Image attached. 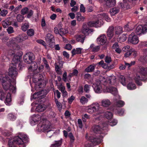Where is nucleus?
<instances>
[{"label": "nucleus", "mask_w": 147, "mask_h": 147, "mask_svg": "<svg viewBox=\"0 0 147 147\" xmlns=\"http://www.w3.org/2000/svg\"><path fill=\"white\" fill-rule=\"evenodd\" d=\"M20 59V56L17 55H14L12 61L8 72L9 75L11 78V80L5 74L0 75V82L2 83L3 89L5 90H9L12 94H15L16 92V80L18 74L16 64Z\"/></svg>", "instance_id": "nucleus-1"}, {"label": "nucleus", "mask_w": 147, "mask_h": 147, "mask_svg": "<svg viewBox=\"0 0 147 147\" xmlns=\"http://www.w3.org/2000/svg\"><path fill=\"white\" fill-rule=\"evenodd\" d=\"M22 37L21 35H19L16 38H12L9 41L10 44V46L12 47V55H19L20 56V55L22 54L21 48L20 46L16 44L20 42H22L23 40Z\"/></svg>", "instance_id": "nucleus-2"}, {"label": "nucleus", "mask_w": 147, "mask_h": 147, "mask_svg": "<svg viewBox=\"0 0 147 147\" xmlns=\"http://www.w3.org/2000/svg\"><path fill=\"white\" fill-rule=\"evenodd\" d=\"M36 130L38 131L47 132V136L50 137L54 133L50 129V124L48 121L46 119L42 120L38 125Z\"/></svg>", "instance_id": "nucleus-3"}, {"label": "nucleus", "mask_w": 147, "mask_h": 147, "mask_svg": "<svg viewBox=\"0 0 147 147\" xmlns=\"http://www.w3.org/2000/svg\"><path fill=\"white\" fill-rule=\"evenodd\" d=\"M98 19L97 21H96L89 22H88V25L90 27H100L103 24V21L102 20V18H104L107 22H110L111 19L108 16V14L106 13H103L99 14L97 16Z\"/></svg>", "instance_id": "nucleus-4"}, {"label": "nucleus", "mask_w": 147, "mask_h": 147, "mask_svg": "<svg viewBox=\"0 0 147 147\" xmlns=\"http://www.w3.org/2000/svg\"><path fill=\"white\" fill-rule=\"evenodd\" d=\"M28 140L27 135L23 133H19L18 135L15 137L13 140H10L8 142L9 147H16L14 143H16L18 145H22L26 143Z\"/></svg>", "instance_id": "nucleus-5"}, {"label": "nucleus", "mask_w": 147, "mask_h": 147, "mask_svg": "<svg viewBox=\"0 0 147 147\" xmlns=\"http://www.w3.org/2000/svg\"><path fill=\"white\" fill-rule=\"evenodd\" d=\"M147 75V68L141 67L140 68L139 71L137 73L135 80L136 83L139 86H141L142 83L141 81H145L146 80Z\"/></svg>", "instance_id": "nucleus-6"}, {"label": "nucleus", "mask_w": 147, "mask_h": 147, "mask_svg": "<svg viewBox=\"0 0 147 147\" xmlns=\"http://www.w3.org/2000/svg\"><path fill=\"white\" fill-rule=\"evenodd\" d=\"M103 137L102 135H101L99 138H95L93 136H89L86 134V138L87 140L90 141L88 145L86 144L85 147H92L93 145H95L100 143L102 141V138Z\"/></svg>", "instance_id": "nucleus-7"}, {"label": "nucleus", "mask_w": 147, "mask_h": 147, "mask_svg": "<svg viewBox=\"0 0 147 147\" xmlns=\"http://www.w3.org/2000/svg\"><path fill=\"white\" fill-rule=\"evenodd\" d=\"M108 127V124L104 123L100 124L99 125H96L92 127V129L94 132L96 134H104L105 131H103L105 130H107Z\"/></svg>", "instance_id": "nucleus-8"}, {"label": "nucleus", "mask_w": 147, "mask_h": 147, "mask_svg": "<svg viewBox=\"0 0 147 147\" xmlns=\"http://www.w3.org/2000/svg\"><path fill=\"white\" fill-rule=\"evenodd\" d=\"M100 108V105L98 103L94 102L89 107L87 112L90 114L98 113V114H99L100 113L98 112Z\"/></svg>", "instance_id": "nucleus-9"}, {"label": "nucleus", "mask_w": 147, "mask_h": 147, "mask_svg": "<svg viewBox=\"0 0 147 147\" xmlns=\"http://www.w3.org/2000/svg\"><path fill=\"white\" fill-rule=\"evenodd\" d=\"M139 47L142 48L147 47V41L141 42L139 45ZM143 56L141 57L140 60L143 62H147V48L143 50Z\"/></svg>", "instance_id": "nucleus-10"}, {"label": "nucleus", "mask_w": 147, "mask_h": 147, "mask_svg": "<svg viewBox=\"0 0 147 147\" xmlns=\"http://www.w3.org/2000/svg\"><path fill=\"white\" fill-rule=\"evenodd\" d=\"M128 41L129 43L136 45L138 43L139 40L138 36L134 33L132 32L129 35Z\"/></svg>", "instance_id": "nucleus-11"}, {"label": "nucleus", "mask_w": 147, "mask_h": 147, "mask_svg": "<svg viewBox=\"0 0 147 147\" xmlns=\"http://www.w3.org/2000/svg\"><path fill=\"white\" fill-rule=\"evenodd\" d=\"M61 27V24H59L57 27L54 28V31L55 34L62 35L68 33V31L67 30Z\"/></svg>", "instance_id": "nucleus-12"}, {"label": "nucleus", "mask_w": 147, "mask_h": 147, "mask_svg": "<svg viewBox=\"0 0 147 147\" xmlns=\"http://www.w3.org/2000/svg\"><path fill=\"white\" fill-rule=\"evenodd\" d=\"M24 60L27 63L29 64L33 61L34 59L33 54L31 52H28L24 56Z\"/></svg>", "instance_id": "nucleus-13"}, {"label": "nucleus", "mask_w": 147, "mask_h": 147, "mask_svg": "<svg viewBox=\"0 0 147 147\" xmlns=\"http://www.w3.org/2000/svg\"><path fill=\"white\" fill-rule=\"evenodd\" d=\"M92 87L95 92L98 93L101 92L102 87L100 81H96L94 83H93Z\"/></svg>", "instance_id": "nucleus-14"}, {"label": "nucleus", "mask_w": 147, "mask_h": 147, "mask_svg": "<svg viewBox=\"0 0 147 147\" xmlns=\"http://www.w3.org/2000/svg\"><path fill=\"white\" fill-rule=\"evenodd\" d=\"M45 39L49 47H52L55 45L54 37L51 34H47L46 35Z\"/></svg>", "instance_id": "nucleus-15"}, {"label": "nucleus", "mask_w": 147, "mask_h": 147, "mask_svg": "<svg viewBox=\"0 0 147 147\" xmlns=\"http://www.w3.org/2000/svg\"><path fill=\"white\" fill-rule=\"evenodd\" d=\"M107 82L105 81L103 85L105 86H109V84L114 85L116 83V78L114 76H111L107 77Z\"/></svg>", "instance_id": "nucleus-16"}, {"label": "nucleus", "mask_w": 147, "mask_h": 147, "mask_svg": "<svg viewBox=\"0 0 147 147\" xmlns=\"http://www.w3.org/2000/svg\"><path fill=\"white\" fill-rule=\"evenodd\" d=\"M106 88H103V90L105 92H109L114 95H116L118 93V91L116 88L114 87L110 86H105Z\"/></svg>", "instance_id": "nucleus-17"}, {"label": "nucleus", "mask_w": 147, "mask_h": 147, "mask_svg": "<svg viewBox=\"0 0 147 147\" xmlns=\"http://www.w3.org/2000/svg\"><path fill=\"white\" fill-rule=\"evenodd\" d=\"M41 119V117L40 116L38 115H34L31 117L30 120V124L32 126L34 125Z\"/></svg>", "instance_id": "nucleus-18"}, {"label": "nucleus", "mask_w": 147, "mask_h": 147, "mask_svg": "<svg viewBox=\"0 0 147 147\" xmlns=\"http://www.w3.org/2000/svg\"><path fill=\"white\" fill-rule=\"evenodd\" d=\"M97 40L98 44L101 45H103L106 42V36L104 34L101 35L97 38Z\"/></svg>", "instance_id": "nucleus-19"}, {"label": "nucleus", "mask_w": 147, "mask_h": 147, "mask_svg": "<svg viewBox=\"0 0 147 147\" xmlns=\"http://www.w3.org/2000/svg\"><path fill=\"white\" fill-rule=\"evenodd\" d=\"M147 31V24L144 26L141 25L138 26L136 28V32H140L143 34L145 33Z\"/></svg>", "instance_id": "nucleus-20"}, {"label": "nucleus", "mask_w": 147, "mask_h": 147, "mask_svg": "<svg viewBox=\"0 0 147 147\" xmlns=\"http://www.w3.org/2000/svg\"><path fill=\"white\" fill-rule=\"evenodd\" d=\"M28 69L29 72H31L36 70L38 68V65L37 63L35 62H32L29 64Z\"/></svg>", "instance_id": "nucleus-21"}, {"label": "nucleus", "mask_w": 147, "mask_h": 147, "mask_svg": "<svg viewBox=\"0 0 147 147\" xmlns=\"http://www.w3.org/2000/svg\"><path fill=\"white\" fill-rule=\"evenodd\" d=\"M120 10V7L119 6H116L111 8L109 12L111 16H115L118 13Z\"/></svg>", "instance_id": "nucleus-22"}, {"label": "nucleus", "mask_w": 147, "mask_h": 147, "mask_svg": "<svg viewBox=\"0 0 147 147\" xmlns=\"http://www.w3.org/2000/svg\"><path fill=\"white\" fill-rule=\"evenodd\" d=\"M114 28L113 26L109 27L107 30V34L110 39H111L114 35Z\"/></svg>", "instance_id": "nucleus-23"}, {"label": "nucleus", "mask_w": 147, "mask_h": 147, "mask_svg": "<svg viewBox=\"0 0 147 147\" xmlns=\"http://www.w3.org/2000/svg\"><path fill=\"white\" fill-rule=\"evenodd\" d=\"M46 108V106L44 105L40 104L36 106L35 111L38 112H42L45 110Z\"/></svg>", "instance_id": "nucleus-24"}, {"label": "nucleus", "mask_w": 147, "mask_h": 147, "mask_svg": "<svg viewBox=\"0 0 147 147\" xmlns=\"http://www.w3.org/2000/svg\"><path fill=\"white\" fill-rule=\"evenodd\" d=\"M101 106L104 107H108L111 104L110 100L107 99H103L101 102Z\"/></svg>", "instance_id": "nucleus-25"}, {"label": "nucleus", "mask_w": 147, "mask_h": 147, "mask_svg": "<svg viewBox=\"0 0 147 147\" xmlns=\"http://www.w3.org/2000/svg\"><path fill=\"white\" fill-rule=\"evenodd\" d=\"M82 49L80 48H76L73 49L72 51V56L76 54H79L81 53Z\"/></svg>", "instance_id": "nucleus-26"}, {"label": "nucleus", "mask_w": 147, "mask_h": 147, "mask_svg": "<svg viewBox=\"0 0 147 147\" xmlns=\"http://www.w3.org/2000/svg\"><path fill=\"white\" fill-rule=\"evenodd\" d=\"M114 103L115 105L119 107H121L123 106L125 103L124 102L121 100H117V99H114Z\"/></svg>", "instance_id": "nucleus-27"}, {"label": "nucleus", "mask_w": 147, "mask_h": 147, "mask_svg": "<svg viewBox=\"0 0 147 147\" xmlns=\"http://www.w3.org/2000/svg\"><path fill=\"white\" fill-rule=\"evenodd\" d=\"M33 82L35 84V90H37V88H39L40 87V86L41 84L39 83V80L37 79H35L34 78H33Z\"/></svg>", "instance_id": "nucleus-28"}, {"label": "nucleus", "mask_w": 147, "mask_h": 147, "mask_svg": "<svg viewBox=\"0 0 147 147\" xmlns=\"http://www.w3.org/2000/svg\"><path fill=\"white\" fill-rule=\"evenodd\" d=\"M90 48L92 52H96L99 51L100 47L99 46H95L94 44H92L90 46Z\"/></svg>", "instance_id": "nucleus-29"}, {"label": "nucleus", "mask_w": 147, "mask_h": 147, "mask_svg": "<svg viewBox=\"0 0 147 147\" xmlns=\"http://www.w3.org/2000/svg\"><path fill=\"white\" fill-rule=\"evenodd\" d=\"M76 40L78 42H80L83 43L85 39V36L80 35L76 36Z\"/></svg>", "instance_id": "nucleus-30"}, {"label": "nucleus", "mask_w": 147, "mask_h": 147, "mask_svg": "<svg viewBox=\"0 0 147 147\" xmlns=\"http://www.w3.org/2000/svg\"><path fill=\"white\" fill-rule=\"evenodd\" d=\"M11 95L10 93L7 94L6 97L5 103L7 105H10L11 101Z\"/></svg>", "instance_id": "nucleus-31"}, {"label": "nucleus", "mask_w": 147, "mask_h": 147, "mask_svg": "<svg viewBox=\"0 0 147 147\" xmlns=\"http://www.w3.org/2000/svg\"><path fill=\"white\" fill-rule=\"evenodd\" d=\"M42 61L45 65L47 71L49 72L50 71V67L47 60L45 58L43 57L42 59Z\"/></svg>", "instance_id": "nucleus-32"}, {"label": "nucleus", "mask_w": 147, "mask_h": 147, "mask_svg": "<svg viewBox=\"0 0 147 147\" xmlns=\"http://www.w3.org/2000/svg\"><path fill=\"white\" fill-rule=\"evenodd\" d=\"M13 131V129L12 128H9V130H5L3 131L2 133L4 136H9L11 134Z\"/></svg>", "instance_id": "nucleus-33"}, {"label": "nucleus", "mask_w": 147, "mask_h": 147, "mask_svg": "<svg viewBox=\"0 0 147 147\" xmlns=\"http://www.w3.org/2000/svg\"><path fill=\"white\" fill-rule=\"evenodd\" d=\"M128 89L130 90H133L136 88L135 84L132 82L129 83L127 86Z\"/></svg>", "instance_id": "nucleus-34"}, {"label": "nucleus", "mask_w": 147, "mask_h": 147, "mask_svg": "<svg viewBox=\"0 0 147 147\" xmlns=\"http://www.w3.org/2000/svg\"><path fill=\"white\" fill-rule=\"evenodd\" d=\"M116 3V1L115 0H110L106 3L107 6L109 7H111L115 5Z\"/></svg>", "instance_id": "nucleus-35"}, {"label": "nucleus", "mask_w": 147, "mask_h": 147, "mask_svg": "<svg viewBox=\"0 0 147 147\" xmlns=\"http://www.w3.org/2000/svg\"><path fill=\"white\" fill-rule=\"evenodd\" d=\"M123 32V28L120 26L116 27L115 29V33L116 34H119Z\"/></svg>", "instance_id": "nucleus-36"}, {"label": "nucleus", "mask_w": 147, "mask_h": 147, "mask_svg": "<svg viewBox=\"0 0 147 147\" xmlns=\"http://www.w3.org/2000/svg\"><path fill=\"white\" fill-rule=\"evenodd\" d=\"M127 38V37L126 36V34H123L118 39V40L120 42V43H121L125 41Z\"/></svg>", "instance_id": "nucleus-37"}, {"label": "nucleus", "mask_w": 147, "mask_h": 147, "mask_svg": "<svg viewBox=\"0 0 147 147\" xmlns=\"http://www.w3.org/2000/svg\"><path fill=\"white\" fill-rule=\"evenodd\" d=\"M113 113L109 111H107L106 112L105 114V117L108 119H111L113 116Z\"/></svg>", "instance_id": "nucleus-38"}, {"label": "nucleus", "mask_w": 147, "mask_h": 147, "mask_svg": "<svg viewBox=\"0 0 147 147\" xmlns=\"http://www.w3.org/2000/svg\"><path fill=\"white\" fill-rule=\"evenodd\" d=\"M119 81L121 83L123 86H125L126 83L125 82V77L123 76H121L119 78Z\"/></svg>", "instance_id": "nucleus-39"}, {"label": "nucleus", "mask_w": 147, "mask_h": 147, "mask_svg": "<svg viewBox=\"0 0 147 147\" xmlns=\"http://www.w3.org/2000/svg\"><path fill=\"white\" fill-rule=\"evenodd\" d=\"M7 117L9 120L13 121L16 119V116L12 113H9L7 115Z\"/></svg>", "instance_id": "nucleus-40"}, {"label": "nucleus", "mask_w": 147, "mask_h": 147, "mask_svg": "<svg viewBox=\"0 0 147 147\" xmlns=\"http://www.w3.org/2000/svg\"><path fill=\"white\" fill-rule=\"evenodd\" d=\"M39 96L40 98H42L44 97L47 94V92L45 90H42L38 92Z\"/></svg>", "instance_id": "nucleus-41"}, {"label": "nucleus", "mask_w": 147, "mask_h": 147, "mask_svg": "<svg viewBox=\"0 0 147 147\" xmlns=\"http://www.w3.org/2000/svg\"><path fill=\"white\" fill-rule=\"evenodd\" d=\"M88 101V99L84 96H82L80 99V102L82 105L87 103Z\"/></svg>", "instance_id": "nucleus-42"}, {"label": "nucleus", "mask_w": 147, "mask_h": 147, "mask_svg": "<svg viewBox=\"0 0 147 147\" xmlns=\"http://www.w3.org/2000/svg\"><path fill=\"white\" fill-rule=\"evenodd\" d=\"M55 101L57 106L59 108V111H61L62 107L61 104L57 99H55Z\"/></svg>", "instance_id": "nucleus-43"}, {"label": "nucleus", "mask_w": 147, "mask_h": 147, "mask_svg": "<svg viewBox=\"0 0 147 147\" xmlns=\"http://www.w3.org/2000/svg\"><path fill=\"white\" fill-rule=\"evenodd\" d=\"M2 25L4 28H7L10 24L8 20H6L2 22Z\"/></svg>", "instance_id": "nucleus-44"}, {"label": "nucleus", "mask_w": 147, "mask_h": 147, "mask_svg": "<svg viewBox=\"0 0 147 147\" xmlns=\"http://www.w3.org/2000/svg\"><path fill=\"white\" fill-rule=\"evenodd\" d=\"M95 67L92 65H90L86 68L85 70L88 72H91L94 69Z\"/></svg>", "instance_id": "nucleus-45"}, {"label": "nucleus", "mask_w": 147, "mask_h": 147, "mask_svg": "<svg viewBox=\"0 0 147 147\" xmlns=\"http://www.w3.org/2000/svg\"><path fill=\"white\" fill-rule=\"evenodd\" d=\"M55 70L56 72L59 75L61 74L62 73V71L60 68L59 67L58 65H56V64H55Z\"/></svg>", "instance_id": "nucleus-46"}, {"label": "nucleus", "mask_w": 147, "mask_h": 147, "mask_svg": "<svg viewBox=\"0 0 147 147\" xmlns=\"http://www.w3.org/2000/svg\"><path fill=\"white\" fill-rule=\"evenodd\" d=\"M117 123V120L116 119H113L112 121L111 120L110 121H109L107 123H105L107 124L108 125V124L111 126H113L116 125Z\"/></svg>", "instance_id": "nucleus-47"}, {"label": "nucleus", "mask_w": 147, "mask_h": 147, "mask_svg": "<svg viewBox=\"0 0 147 147\" xmlns=\"http://www.w3.org/2000/svg\"><path fill=\"white\" fill-rule=\"evenodd\" d=\"M29 25L28 23H25L21 27L22 30L24 31H26L29 27Z\"/></svg>", "instance_id": "nucleus-48"}, {"label": "nucleus", "mask_w": 147, "mask_h": 147, "mask_svg": "<svg viewBox=\"0 0 147 147\" xmlns=\"http://www.w3.org/2000/svg\"><path fill=\"white\" fill-rule=\"evenodd\" d=\"M90 118V115H88L87 114H85L82 116V120L84 122H86L87 119H89Z\"/></svg>", "instance_id": "nucleus-49"}, {"label": "nucleus", "mask_w": 147, "mask_h": 147, "mask_svg": "<svg viewBox=\"0 0 147 147\" xmlns=\"http://www.w3.org/2000/svg\"><path fill=\"white\" fill-rule=\"evenodd\" d=\"M39 98H40V96H39L38 92L34 93L33 95L31 96V100H32V99H35Z\"/></svg>", "instance_id": "nucleus-50"}, {"label": "nucleus", "mask_w": 147, "mask_h": 147, "mask_svg": "<svg viewBox=\"0 0 147 147\" xmlns=\"http://www.w3.org/2000/svg\"><path fill=\"white\" fill-rule=\"evenodd\" d=\"M85 25H84L82 30V32L85 35L88 34L90 32V30L87 28H85Z\"/></svg>", "instance_id": "nucleus-51"}, {"label": "nucleus", "mask_w": 147, "mask_h": 147, "mask_svg": "<svg viewBox=\"0 0 147 147\" xmlns=\"http://www.w3.org/2000/svg\"><path fill=\"white\" fill-rule=\"evenodd\" d=\"M62 142L61 140L56 141L55 143L52 145V147H58L60 146Z\"/></svg>", "instance_id": "nucleus-52"}, {"label": "nucleus", "mask_w": 147, "mask_h": 147, "mask_svg": "<svg viewBox=\"0 0 147 147\" xmlns=\"http://www.w3.org/2000/svg\"><path fill=\"white\" fill-rule=\"evenodd\" d=\"M112 61V59L111 57L109 55H107L106 56L105 58V62L107 63H110Z\"/></svg>", "instance_id": "nucleus-53"}, {"label": "nucleus", "mask_w": 147, "mask_h": 147, "mask_svg": "<svg viewBox=\"0 0 147 147\" xmlns=\"http://www.w3.org/2000/svg\"><path fill=\"white\" fill-rule=\"evenodd\" d=\"M16 18L18 22H21L23 21L24 17L23 16L19 14L17 15Z\"/></svg>", "instance_id": "nucleus-54"}, {"label": "nucleus", "mask_w": 147, "mask_h": 147, "mask_svg": "<svg viewBox=\"0 0 147 147\" xmlns=\"http://www.w3.org/2000/svg\"><path fill=\"white\" fill-rule=\"evenodd\" d=\"M90 86L87 84L85 85L84 86V90L86 92L88 93L90 91Z\"/></svg>", "instance_id": "nucleus-55"}, {"label": "nucleus", "mask_w": 147, "mask_h": 147, "mask_svg": "<svg viewBox=\"0 0 147 147\" xmlns=\"http://www.w3.org/2000/svg\"><path fill=\"white\" fill-rule=\"evenodd\" d=\"M27 34L29 36H32L34 35V31L32 29H30L27 31Z\"/></svg>", "instance_id": "nucleus-56"}, {"label": "nucleus", "mask_w": 147, "mask_h": 147, "mask_svg": "<svg viewBox=\"0 0 147 147\" xmlns=\"http://www.w3.org/2000/svg\"><path fill=\"white\" fill-rule=\"evenodd\" d=\"M28 11V9L27 7H25L23 8L21 11V13L22 15H24L26 14Z\"/></svg>", "instance_id": "nucleus-57"}, {"label": "nucleus", "mask_w": 147, "mask_h": 147, "mask_svg": "<svg viewBox=\"0 0 147 147\" xmlns=\"http://www.w3.org/2000/svg\"><path fill=\"white\" fill-rule=\"evenodd\" d=\"M8 12V11L7 10L3 9L1 11L0 15L4 17L7 15Z\"/></svg>", "instance_id": "nucleus-58"}, {"label": "nucleus", "mask_w": 147, "mask_h": 147, "mask_svg": "<svg viewBox=\"0 0 147 147\" xmlns=\"http://www.w3.org/2000/svg\"><path fill=\"white\" fill-rule=\"evenodd\" d=\"M116 64L117 63L116 62H113L112 64L109 66H108V69L110 70L114 68L115 67V66L116 65Z\"/></svg>", "instance_id": "nucleus-59"}, {"label": "nucleus", "mask_w": 147, "mask_h": 147, "mask_svg": "<svg viewBox=\"0 0 147 147\" xmlns=\"http://www.w3.org/2000/svg\"><path fill=\"white\" fill-rule=\"evenodd\" d=\"M5 93L2 90H0V99L3 100L5 97Z\"/></svg>", "instance_id": "nucleus-60"}, {"label": "nucleus", "mask_w": 147, "mask_h": 147, "mask_svg": "<svg viewBox=\"0 0 147 147\" xmlns=\"http://www.w3.org/2000/svg\"><path fill=\"white\" fill-rule=\"evenodd\" d=\"M78 71L76 69H74L72 73L69 74V76L70 77L74 76H76L78 75Z\"/></svg>", "instance_id": "nucleus-61"}, {"label": "nucleus", "mask_w": 147, "mask_h": 147, "mask_svg": "<svg viewBox=\"0 0 147 147\" xmlns=\"http://www.w3.org/2000/svg\"><path fill=\"white\" fill-rule=\"evenodd\" d=\"M132 51L133 50L130 49L129 51L127 52L125 54L124 56L126 57H127L130 56L132 53Z\"/></svg>", "instance_id": "nucleus-62"}, {"label": "nucleus", "mask_w": 147, "mask_h": 147, "mask_svg": "<svg viewBox=\"0 0 147 147\" xmlns=\"http://www.w3.org/2000/svg\"><path fill=\"white\" fill-rule=\"evenodd\" d=\"M54 94L55 95H56L57 97L58 98H59L61 96V94L59 92V91L58 90H55L54 91Z\"/></svg>", "instance_id": "nucleus-63"}, {"label": "nucleus", "mask_w": 147, "mask_h": 147, "mask_svg": "<svg viewBox=\"0 0 147 147\" xmlns=\"http://www.w3.org/2000/svg\"><path fill=\"white\" fill-rule=\"evenodd\" d=\"M80 11L81 12L83 13H84L86 11L85 8L83 4L80 5Z\"/></svg>", "instance_id": "nucleus-64"}]
</instances>
